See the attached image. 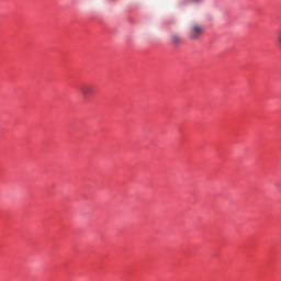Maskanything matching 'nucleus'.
Instances as JSON below:
<instances>
[{"label":"nucleus","mask_w":281,"mask_h":281,"mask_svg":"<svg viewBox=\"0 0 281 281\" xmlns=\"http://www.w3.org/2000/svg\"><path fill=\"white\" fill-rule=\"evenodd\" d=\"M188 34L191 41H198V38H201V36H203V26L199 23H191Z\"/></svg>","instance_id":"obj_1"},{"label":"nucleus","mask_w":281,"mask_h":281,"mask_svg":"<svg viewBox=\"0 0 281 281\" xmlns=\"http://www.w3.org/2000/svg\"><path fill=\"white\" fill-rule=\"evenodd\" d=\"M81 94L83 98H91L93 95V86L91 85H85L81 89Z\"/></svg>","instance_id":"obj_2"},{"label":"nucleus","mask_w":281,"mask_h":281,"mask_svg":"<svg viewBox=\"0 0 281 281\" xmlns=\"http://www.w3.org/2000/svg\"><path fill=\"white\" fill-rule=\"evenodd\" d=\"M171 41H172V43H179L181 41V36L175 34L171 36Z\"/></svg>","instance_id":"obj_3"},{"label":"nucleus","mask_w":281,"mask_h":281,"mask_svg":"<svg viewBox=\"0 0 281 281\" xmlns=\"http://www.w3.org/2000/svg\"><path fill=\"white\" fill-rule=\"evenodd\" d=\"M193 1H199V0H193Z\"/></svg>","instance_id":"obj_4"}]
</instances>
